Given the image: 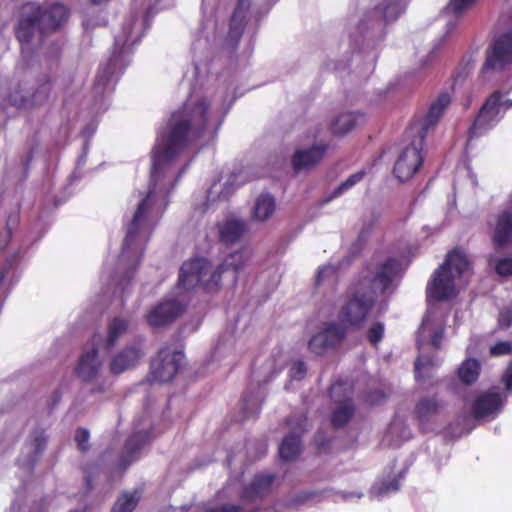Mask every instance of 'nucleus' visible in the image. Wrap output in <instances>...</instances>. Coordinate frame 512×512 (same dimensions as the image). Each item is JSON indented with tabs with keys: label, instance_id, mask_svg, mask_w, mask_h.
I'll use <instances>...</instances> for the list:
<instances>
[{
	"label": "nucleus",
	"instance_id": "nucleus-1",
	"mask_svg": "<svg viewBox=\"0 0 512 512\" xmlns=\"http://www.w3.org/2000/svg\"><path fill=\"white\" fill-rule=\"evenodd\" d=\"M210 108L211 102L206 97H190L170 114L152 150L153 172H158L162 165L170 163L205 137Z\"/></svg>",
	"mask_w": 512,
	"mask_h": 512
},
{
	"label": "nucleus",
	"instance_id": "nucleus-2",
	"mask_svg": "<svg viewBox=\"0 0 512 512\" xmlns=\"http://www.w3.org/2000/svg\"><path fill=\"white\" fill-rule=\"evenodd\" d=\"M398 261L389 257L374 267L366 266L358 279L346 291V298L338 311L340 324L351 330H361L368 320L378 292L385 293L393 282Z\"/></svg>",
	"mask_w": 512,
	"mask_h": 512
},
{
	"label": "nucleus",
	"instance_id": "nucleus-3",
	"mask_svg": "<svg viewBox=\"0 0 512 512\" xmlns=\"http://www.w3.org/2000/svg\"><path fill=\"white\" fill-rule=\"evenodd\" d=\"M248 261L249 256L243 250L228 254L217 266L204 257L189 259L180 267L177 285L186 291L199 287L206 293H216L222 288L224 274L231 272L236 282Z\"/></svg>",
	"mask_w": 512,
	"mask_h": 512
},
{
	"label": "nucleus",
	"instance_id": "nucleus-4",
	"mask_svg": "<svg viewBox=\"0 0 512 512\" xmlns=\"http://www.w3.org/2000/svg\"><path fill=\"white\" fill-rule=\"evenodd\" d=\"M451 97L448 93H441L431 103L428 111L421 117H415L406 130V136L412 138L399 154L393 173L397 179L404 182L411 179L423 164V148L430 129L438 123L445 109L450 105Z\"/></svg>",
	"mask_w": 512,
	"mask_h": 512
},
{
	"label": "nucleus",
	"instance_id": "nucleus-5",
	"mask_svg": "<svg viewBox=\"0 0 512 512\" xmlns=\"http://www.w3.org/2000/svg\"><path fill=\"white\" fill-rule=\"evenodd\" d=\"M68 8L60 3L41 5L36 2L24 3L18 12L14 34L21 46L32 42L36 33L43 38L58 31L69 19Z\"/></svg>",
	"mask_w": 512,
	"mask_h": 512
},
{
	"label": "nucleus",
	"instance_id": "nucleus-6",
	"mask_svg": "<svg viewBox=\"0 0 512 512\" xmlns=\"http://www.w3.org/2000/svg\"><path fill=\"white\" fill-rule=\"evenodd\" d=\"M53 90V81L49 75L37 78L32 87L26 81H20L3 99L4 107L12 106L18 109H33L42 107L49 102Z\"/></svg>",
	"mask_w": 512,
	"mask_h": 512
},
{
	"label": "nucleus",
	"instance_id": "nucleus-7",
	"mask_svg": "<svg viewBox=\"0 0 512 512\" xmlns=\"http://www.w3.org/2000/svg\"><path fill=\"white\" fill-rule=\"evenodd\" d=\"M151 193L152 191H149L147 196L139 203L123 242L120 260H127L132 263L128 271L129 280L134 276L144 255L145 247L141 241V229L145 223L146 213L149 209Z\"/></svg>",
	"mask_w": 512,
	"mask_h": 512
},
{
	"label": "nucleus",
	"instance_id": "nucleus-8",
	"mask_svg": "<svg viewBox=\"0 0 512 512\" xmlns=\"http://www.w3.org/2000/svg\"><path fill=\"white\" fill-rule=\"evenodd\" d=\"M512 63V32H504L493 39L486 50L481 74L503 71Z\"/></svg>",
	"mask_w": 512,
	"mask_h": 512
},
{
	"label": "nucleus",
	"instance_id": "nucleus-9",
	"mask_svg": "<svg viewBox=\"0 0 512 512\" xmlns=\"http://www.w3.org/2000/svg\"><path fill=\"white\" fill-rule=\"evenodd\" d=\"M183 360L184 354L181 351L162 347L151 361L149 376L153 382H170L177 375Z\"/></svg>",
	"mask_w": 512,
	"mask_h": 512
},
{
	"label": "nucleus",
	"instance_id": "nucleus-10",
	"mask_svg": "<svg viewBox=\"0 0 512 512\" xmlns=\"http://www.w3.org/2000/svg\"><path fill=\"white\" fill-rule=\"evenodd\" d=\"M500 96L501 92L497 90L485 100L469 128L468 141L487 133L503 118L499 111Z\"/></svg>",
	"mask_w": 512,
	"mask_h": 512
},
{
	"label": "nucleus",
	"instance_id": "nucleus-11",
	"mask_svg": "<svg viewBox=\"0 0 512 512\" xmlns=\"http://www.w3.org/2000/svg\"><path fill=\"white\" fill-rule=\"evenodd\" d=\"M348 330V328L340 323L329 322L321 331L311 337L308 342V348L316 355H324L345 340Z\"/></svg>",
	"mask_w": 512,
	"mask_h": 512
},
{
	"label": "nucleus",
	"instance_id": "nucleus-12",
	"mask_svg": "<svg viewBox=\"0 0 512 512\" xmlns=\"http://www.w3.org/2000/svg\"><path fill=\"white\" fill-rule=\"evenodd\" d=\"M185 308L176 300H165L158 303L146 315V321L152 328L169 325L179 318Z\"/></svg>",
	"mask_w": 512,
	"mask_h": 512
},
{
	"label": "nucleus",
	"instance_id": "nucleus-13",
	"mask_svg": "<svg viewBox=\"0 0 512 512\" xmlns=\"http://www.w3.org/2000/svg\"><path fill=\"white\" fill-rule=\"evenodd\" d=\"M451 272L442 269L440 265L433 273L431 281L427 285L426 293L428 298L441 302L454 295L455 283Z\"/></svg>",
	"mask_w": 512,
	"mask_h": 512
},
{
	"label": "nucleus",
	"instance_id": "nucleus-14",
	"mask_svg": "<svg viewBox=\"0 0 512 512\" xmlns=\"http://www.w3.org/2000/svg\"><path fill=\"white\" fill-rule=\"evenodd\" d=\"M343 390H345V387L342 384H333L329 390L333 402L340 404L331 413V425L334 429L345 427L354 416L356 410L351 397H345L343 400L337 398V395Z\"/></svg>",
	"mask_w": 512,
	"mask_h": 512
},
{
	"label": "nucleus",
	"instance_id": "nucleus-15",
	"mask_svg": "<svg viewBox=\"0 0 512 512\" xmlns=\"http://www.w3.org/2000/svg\"><path fill=\"white\" fill-rule=\"evenodd\" d=\"M276 479L272 473H258L252 480L243 487L240 498L244 501L253 502L267 496Z\"/></svg>",
	"mask_w": 512,
	"mask_h": 512
},
{
	"label": "nucleus",
	"instance_id": "nucleus-16",
	"mask_svg": "<svg viewBox=\"0 0 512 512\" xmlns=\"http://www.w3.org/2000/svg\"><path fill=\"white\" fill-rule=\"evenodd\" d=\"M142 356L143 351L139 344L126 346L111 359V373L118 375L135 367Z\"/></svg>",
	"mask_w": 512,
	"mask_h": 512
},
{
	"label": "nucleus",
	"instance_id": "nucleus-17",
	"mask_svg": "<svg viewBox=\"0 0 512 512\" xmlns=\"http://www.w3.org/2000/svg\"><path fill=\"white\" fill-rule=\"evenodd\" d=\"M327 149L326 144H314L308 149L296 150L292 157L293 168L300 171L314 167L323 159Z\"/></svg>",
	"mask_w": 512,
	"mask_h": 512
},
{
	"label": "nucleus",
	"instance_id": "nucleus-18",
	"mask_svg": "<svg viewBox=\"0 0 512 512\" xmlns=\"http://www.w3.org/2000/svg\"><path fill=\"white\" fill-rule=\"evenodd\" d=\"M502 405L501 393L496 390H489L476 397L472 405V412L476 418H484L497 412Z\"/></svg>",
	"mask_w": 512,
	"mask_h": 512
},
{
	"label": "nucleus",
	"instance_id": "nucleus-19",
	"mask_svg": "<svg viewBox=\"0 0 512 512\" xmlns=\"http://www.w3.org/2000/svg\"><path fill=\"white\" fill-rule=\"evenodd\" d=\"M101 362L98 357V349L93 346L89 351H84L81 355L76 374L85 382L92 381L98 374Z\"/></svg>",
	"mask_w": 512,
	"mask_h": 512
},
{
	"label": "nucleus",
	"instance_id": "nucleus-20",
	"mask_svg": "<svg viewBox=\"0 0 512 512\" xmlns=\"http://www.w3.org/2000/svg\"><path fill=\"white\" fill-rule=\"evenodd\" d=\"M405 9V5L399 0H382L375 7L373 15L380 24H387L396 21Z\"/></svg>",
	"mask_w": 512,
	"mask_h": 512
},
{
	"label": "nucleus",
	"instance_id": "nucleus-21",
	"mask_svg": "<svg viewBox=\"0 0 512 512\" xmlns=\"http://www.w3.org/2000/svg\"><path fill=\"white\" fill-rule=\"evenodd\" d=\"M470 265L465 251L460 247H455L449 251L441 264L442 269L448 270L454 277H461L470 268Z\"/></svg>",
	"mask_w": 512,
	"mask_h": 512
},
{
	"label": "nucleus",
	"instance_id": "nucleus-22",
	"mask_svg": "<svg viewBox=\"0 0 512 512\" xmlns=\"http://www.w3.org/2000/svg\"><path fill=\"white\" fill-rule=\"evenodd\" d=\"M250 9V0H238L229 23L228 36L239 40L243 34L247 13Z\"/></svg>",
	"mask_w": 512,
	"mask_h": 512
},
{
	"label": "nucleus",
	"instance_id": "nucleus-23",
	"mask_svg": "<svg viewBox=\"0 0 512 512\" xmlns=\"http://www.w3.org/2000/svg\"><path fill=\"white\" fill-rule=\"evenodd\" d=\"M247 231L243 220L228 219L219 225V240L224 244H233L241 240Z\"/></svg>",
	"mask_w": 512,
	"mask_h": 512
},
{
	"label": "nucleus",
	"instance_id": "nucleus-24",
	"mask_svg": "<svg viewBox=\"0 0 512 512\" xmlns=\"http://www.w3.org/2000/svg\"><path fill=\"white\" fill-rule=\"evenodd\" d=\"M364 122V115L361 113H343L337 116L331 123V131L336 136H342L353 130Z\"/></svg>",
	"mask_w": 512,
	"mask_h": 512
},
{
	"label": "nucleus",
	"instance_id": "nucleus-25",
	"mask_svg": "<svg viewBox=\"0 0 512 512\" xmlns=\"http://www.w3.org/2000/svg\"><path fill=\"white\" fill-rule=\"evenodd\" d=\"M129 328V320L120 316L114 317L107 325V337L103 341V349H112L120 337H122Z\"/></svg>",
	"mask_w": 512,
	"mask_h": 512
},
{
	"label": "nucleus",
	"instance_id": "nucleus-26",
	"mask_svg": "<svg viewBox=\"0 0 512 512\" xmlns=\"http://www.w3.org/2000/svg\"><path fill=\"white\" fill-rule=\"evenodd\" d=\"M512 240V214L503 212L498 216L493 241L496 246L503 247Z\"/></svg>",
	"mask_w": 512,
	"mask_h": 512
},
{
	"label": "nucleus",
	"instance_id": "nucleus-27",
	"mask_svg": "<svg viewBox=\"0 0 512 512\" xmlns=\"http://www.w3.org/2000/svg\"><path fill=\"white\" fill-rule=\"evenodd\" d=\"M439 408L436 398L423 397L415 405L414 416L421 425H424L438 414Z\"/></svg>",
	"mask_w": 512,
	"mask_h": 512
},
{
	"label": "nucleus",
	"instance_id": "nucleus-28",
	"mask_svg": "<svg viewBox=\"0 0 512 512\" xmlns=\"http://www.w3.org/2000/svg\"><path fill=\"white\" fill-rule=\"evenodd\" d=\"M301 453V437L290 433L284 437L279 446V456L283 461H293Z\"/></svg>",
	"mask_w": 512,
	"mask_h": 512
},
{
	"label": "nucleus",
	"instance_id": "nucleus-29",
	"mask_svg": "<svg viewBox=\"0 0 512 512\" xmlns=\"http://www.w3.org/2000/svg\"><path fill=\"white\" fill-rule=\"evenodd\" d=\"M140 500V491H123L112 505L110 512H133L137 508Z\"/></svg>",
	"mask_w": 512,
	"mask_h": 512
},
{
	"label": "nucleus",
	"instance_id": "nucleus-30",
	"mask_svg": "<svg viewBox=\"0 0 512 512\" xmlns=\"http://www.w3.org/2000/svg\"><path fill=\"white\" fill-rule=\"evenodd\" d=\"M142 448V441L136 435L130 436L125 444L124 451L120 456L117 463V468L121 471H125L131 463L134 461L135 454Z\"/></svg>",
	"mask_w": 512,
	"mask_h": 512
},
{
	"label": "nucleus",
	"instance_id": "nucleus-31",
	"mask_svg": "<svg viewBox=\"0 0 512 512\" xmlns=\"http://www.w3.org/2000/svg\"><path fill=\"white\" fill-rule=\"evenodd\" d=\"M481 370L480 362L474 358L464 360L459 369L458 377L466 385H471L477 381Z\"/></svg>",
	"mask_w": 512,
	"mask_h": 512
},
{
	"label": "nucleus",
	"instance_id": "nucleus-32",
	"mask_svg": "<svg viewBox=\"0 0 512 512\" xmlns=\"http://www.w3.org/2000/svg\"><path fill=\"white\" fill-rule=\"evenodd\" d=\"M274 211V198L269 194H262L256 200L253 216L256 220L265 221L273 215Z\"/></svg>",
	"mask_w": 512,
	"mask_h": 512
},
{
	"label": "nucleus",
	"instance_id": "nucleus-33",
	"mask_svg": "<svg viewBox=\"0 0 512 512\" xmlns=\"http://www.w3.org/2000/svg\"><path fill=\"white\" fill-rule=\"evenodd\" d=\"M365 176V171L364 170H361V171H357L356 173L350 175L345 181H343L337 188H335L333 190V192L325 197L322 201H321V204L324 205V204H327L329 203L331 200L339 197L340 195H342L345 191L349 190L350 188H352L354 185H356L358 182H360L363 177Z\"/></svg>",
	"mask_w": 512,
	"mask_h": 512
},
{
	"label": "nucleus",
	"instance_id": "nucleus-34",
	"mask_svg": "<svg viewBox=\"0 0 512 512\" xmlns=\"http://www.w3.org/2000/svg\"><path fill=\"white\" fill-rule=\"evenodd\" d=\"M48 442V436L45 433V430L42 428L34 429L27 441L30 448L33 450L34 457H40L46 449Z\"/></svg>",
	"mask_w": 512,
	"mask_h": 512
},
{
	"label": "nucleus",
	"instance_id": "nucleus-35",
	"mask_svg": "<svg viewBox=\"0 0 512 512\" xmlns=\"http://www.w3.org/2000/svg\"><path fill=\"white\" fill-rule=\"evenodd\" d=\"M20 222L19 211L11 212L6 220V227L3 233L0 234V250H4L10 243L14 229L17 228Z\"/></svg>",
	"mask_w": 512,
	"mask_h": 512
},
{
	"label": "nucleus",
	"instance_id": "nucleus-36",
	"mask_svg": "<svg viewBox=\"0 0 512 512\" xmlns=\"http://www.w3.org/2000/svg\"><path fill=\"white\" fill-rule=\"evenodd\" d=\"M114 62L115 59L113 57H110L107 64L99 69L95 80V86L97 88H104L107 85V83L110 82L114 74Z\"/></svg>",
	"mask_w": 512,
	"mask_h": 512
},
{
	"label": "nucleus",
	"instance_id": "nucleus-37",
	"mask_svg": "<svg viewBox=\"0 0 512 512\" xmlns=\"http://www.w3.org/2000/svg\"><path fill=\"white\" fill-rule=\"evenodd\" d=\"M476 0H450L444 8V12L455 16L462 15L465 11L470 9Z\"/></svg>",
	"mask_w": 512,
	"mask_h": 512
},
{
	"label": "nucleus",
	"instance_id": "nucleus-38",
	"mask_svg": "<svg viewBox=\"0 0 512 512\" xmlns=\"http://www.w3.org/2000/svg\"><path fill=\"white\" fill-rule=\"evenodd\" d=\"M385 326L382 322L376 321L368 328L366 337L372 346L377 347L384 337Z\"/></svg>",
	"mask_w": 512,
	"mask_h": 512
},
{
	"label": "nucleus",
	"instance_id": "nucleus-39",
	"mask_svg": "<svg viewBox=\"0 0 512 512\" xmlns=\"http://www.w3.org/2000/svg\"><path fill=\"white\" fill-rule=\"evenodd\" d=\"M494 270L501 277L512 276V257L497 258L494 262Z\"/></svg>",
	"mask_w": 512,
	"mask_h": 512
},
{
	"label": "nucleus",
	"instance_id": "nucleus-40",
	"mask_svg": "<svg viewBox=\"0 0 512 512\" xmlns=\"http://www.w3.org/2000/svg\"><path fill=\"white\" fill-rule=\"evenodd\" d=\"M90 432L86 428H78L75 432L74 440L80 452L85 453L90 449L89 445Z\"/></svg>",
	"mask_w": 512,
	"mask_h": 512
},
{
	"label": "nucleus",
	"instance_id": "nucleus-41",
	"mask_svg": "<svg viewBox=\"0 0 512 512\" xmlns=\"http://www.w3.org/2000/svg\"><path fill=\"white\" fill-rule=\"evenodd\" d=\"M489 354L492 357H500L512 354V340L498 341L490 347Z\"/></svg>",
	"mask_w": 512,
	"mask_h": 512
},
{
	"label": "nucleus",
	"instance_id": "nucleus-42",
	"mask_svg": "<svg viewBox=\"0 0 512 512\" xmlns=\"http://www.w3.org/2000/svg\"><path fill=\"white\" fill-rule=\"evenodd\" d=\"M434 366V359L433 357L427 356H419L414 364L415 368V379L420 380L423 378L422 371L425 368L433 367Z\"/></svg>",
	"mask_w": 512,
	"mask_h": 512
},
{
	"label": "nucleus",
	"instance_id": "nucleus-43",
	"mask_svg": "<svg viewBox=\"0 0 512 512\" xmlns=\"http://www.w3.org/2000/svg\"><path fill=\"white\" fill-rule=\"evenodd\" d=\"M290 377L293 380L300 381L302 380L307 373V366L303 360L295 361L290 368Z\"/></svg>",
	"mask_w": 512,
	"mask_h": 512
},
{
	"label": "nucleus",
	"instance_id": "nucleus-44",
	"mask_svg": "<svg viewBox=\"0 0 512 512\" xmlns=\"http://www.w3.org/2000/svg\"><path fill=\"white\" fill-rule=\"evenodd\" d=\"M512 326V307H504L499 311L498 328L506 330Z\"/></svg>",
	"mask_w": 512,
	"mask_h": 512
},
{
	"label": "nucleus",
	"instance_id": "nucleus-45",
	"mask_svg": "<svg viewBox=\"0 0 512 512\" xmlns=\"http://www.w3.org/2000/svg\"><path fill=\"white\" fill-rule=\"evenodd\" d=\"M242 507L238 504L223 503L216 506H210L205 509V512H241Z\"/></svg>",
	"mask_w": 512,
	"mask_h": 512
},
{
	"label": "nucleus",
	"instance_id": "nucleus-46",
	"mask_svg": "<svg viewBox=\"0 0 512 512\" xmlns=\"http://www.w3.org/2000/svg\"><path fill=\"white\" fill-rule=\"evenodd\" d=\"M336 268L333 265H324L317 270L315 283L320 286L326 277L333 276Z\"/></svg>",
	"mask_w": 512,
	"mask_h": 512
},
{
	"label": "nucleus",
	"instance_id": "nucleus-47",
	"mask_svg": "<svg viewBox=\"0 0 512 512\" xmlns=\"http://www.w3.org/2000/svg\"><path fill=\"white\" fill-rule=\"evenodd\" d=\"M400 488V483L397 478H393L389 481L382 482L378 487L379 494H387L390 492H396Z\"/></svg>",
	"mask_w": 512,
	"mask_h": 512
},
{
	"label": "nucleus",
	"instance_id": "nucleus-48",
	"mask_svg": "<svg viewBox=\"0 0 512 512\" xmlns=\"http://www.w3.org/2000/svg\"><path fill=\"white\" fill-rule=\"evenodd\" d=\"M502 381L506 387V390L512 392V360L507 365V368L502 376Z\"/></svg>",
	"mask_w": 512,
	"mask_h": 512
},
{
	"label": "nucleus",
	"instance_id": "nucleus-49",
	"mask_svg": "<svg viewBox=\"0 0 512 512\" xmlns=\"http://www.w3.org/2000/svg\"><path fill=\"white\" fill-rule=\"evenodd\" d=\"M444 338V331L442 328L436 330L430 339V343L433 346L434 349L438 350L441 348L442 340Z\"/></svg>",
	"mask_w": 512,
	"mask_h": 512
},
{
	"label": "nucleus",
	"instance_id": "nucleus-50",
	"mask_svg": "<svg viewBox=\"0 0 512 512\" xmlns=\"http://www.w3.org/2000/svg\"><path fill=\"white\" fill-rule=\"evenodd\" d=\"M503 98V95L501 94L500 96V104H499V111L503 112L502 114L504 115V113L511 109L512 108V99H506V100H502Z\"/></svg>",
	"mask_w": 512,
	"mask_h": 512
},
{
	"label": "nucleus",
	"instance_id": "nucleus-51",
	"mask_svg": "<svg viewBox=\"0 0 512 512\" xmlns=\"http://www.w3.org/2000/svg\"><path fill=\"white\" fill-rule=\"evenodd\" d=\"M109 0H91V3L94 4V5H101V4H104L106 2H108Z\"/></svg>",
	"mask_w": 512,
	"mask_h": 512
},
{
	"label": "nucleus",
	"instance_id": "nucleus-52",
	"mask_svg": "<svg viewBox=\"0 0 512 512\" xmlns=\"http://www.w3.org/2000/svg\"><path fill=\"white\" fill-rule=\"evenodd\" d=\"M86 485H87L88 489L92 488V480L90 477L86 478Z\"/></svg>",
	"mask_w": 512,
	"mask_h": 512
},
{
	"label": "nucleus",
	"instance_id": "nucleus-53",
	"mask_svg": "<svg viewBox=\"0 0 512 512\" xmlns=\"http://www.w3.org/2000/svg\"><path fill=\"white\" fill-rule=\"evenodd\" d=\"M5 275H6V271H5V270H2V271L0 272V282H2V281L4 280Z\"/></svg>",
	"mask_w": 512,
	"mask_h": 512
},
{
	"label": "nucleus",
	"instance_id": "nucleus-54",
	"mask_svg": "<svg viewBox=\"0 0 512 512\" xmlns=\"http://www.w3.org/2000/svg\"><path fill=\"white\" fill-rule=\"evenodd\" d=\"M31 158H32V154L30 153L26 159V165L28 166L29 165V162L31 161Z\"/></svg>",
	"mask_w": 512,
	"mask_h": 512
},
{
	"label": "nucleus",
	"instance_id": "nucleus-55",
	"mask_svg": "<svg viewBox=\"0 0 512 512\" xmlns=\"http://www.w3.org/2000/svg\"><path fill=\"white\" fill-rule=\"evenodd\" d=\"M185 169H186V166H185V167H183V168L180 170V172H179V174H178L177 178L181 177V175L184 173Z\"/></svg>",
	"mask_w": 512,
	"mask_h": 512
},
{
	"label": "nucleus",
	"instance_id": "nucleus-56",
	"mask_svg": "<svg viewBox=\"0 0 512 512\" xmlns=\"http://www.w3.org/2000/svg\"><path fill=\"white\" fill-rule=\"evenodd\" d=\"M61 398V395L57 393L54 403H57Z\"/></svg>",
	"mask_w": 512,
	"mask_h": 512
},
{
	"label": "nucleus",
	"instance_id": "nucleus-57",
	"mask_svg": "<svg viewBox=\"0 0 512 512\" xmlns=\"http://www.w3.org/2000/svg\"><path fill=\"white\" fill-rule=\"evenodd\" d=\"M510 22H511V28H512V12H511V15H510Z\"/></svg>",
	"mask_w": 512,
	"mask_h": 512
}]
</instances>
